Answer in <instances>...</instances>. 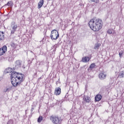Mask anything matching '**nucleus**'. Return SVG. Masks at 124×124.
Here are the masks:
<instances>
[{
    "mask_svg": "<svg viewBox=\"0 0 124 124\" xmlns=\"http://www.w3.org/2000/svg\"><path fill=\"white\" fill-rule=\"evenodd\" d=\"M24 74H19L15 71L12 72L11 78V83L13 87L20 86L21 83L25 80V78H24Z\"/></svg>",
    "mask_w": 124,
    "mask_h": 124,
    "instance_id": "obj_1",
    "label": "nucleus"
},
{
    "mask_svg": "<svg viewBox=\"0 0 124 124\" xmlns=\"http://www.w3.org/2000/svg\"><path fill=\"white\" fill-rule=\"evenodd\" d=\"M88 24L90 29L93 31H98L102 29V26H103L102 20L96 17L91 19Z\"/></svg>",
    "mask_w": 124,
    "mask_h": 124,
    "instance_id": "obj_2",
    "label": "nucleus"
},
{
    "mask_svg": "<svg viewBox=\"0 0 124 124\" xmlns=\"http://www.w3.org/2000/svg\"><path fill=\"white\" fill-rule=\"evenodd\" d=\"M59 32L56 30H54L51 31V34H50L51 39L52 40H57L59 38Z\"/></svg>",
    "mask_w": 124,
    "mask_h": 124,
    "instance_id": "obj_3",
    "label": "nucleus"
},
{
    "mask_svg": "<svg viewBox=\"0 0 124 124\" xmlns=\"http://www.w3.org/2000/svg\"><path fill=\"white\" fill-rule=\"evenodd\" d=\"M50 121H51L52 123L54 124H61L62 123L61 119L59 118V117L57 116H51Z\"/></svg>",
    "mask_w": 124,
    "mask_h": 124,
    "instance_id": "obj_4",
    "label": "nucleus"
},
{
    "mask_svg": "<svg viewBox=\"0 0 124 124\" xmlns=\"http://www.w3.org/2000/svg\"><path fill=\"white\" fill-rule=\"evenodd\" d=\"M11 28L12 29V30H11V32L12 34H14V33H15V31H17L18 26L16 24L15 22H14L12 23Z\"/></svg>",
    "mask_w": 124,
    "mask_h": 124,
    "instance_id": "obj_5",
    "label": "nucleus"
},
{
    "mask_svg": "<svg viewBox=\"0 0 124 124\" xmlns=\"http://www.w3.org/2000/svg\"><path fill=\"white\" fill-rule=\"evenodd\" d=\"M7 51V46H3L2 47L0 48V56H2V55H4V54H5Z\"/></svg>",
    "mask_w": 124,
    "mask_h": 124,
    "instance_id": "obj_6",
    "label": "nucleus"
},
{
    "mask_svg": "<svg viewBox=\"0 0 124 124\" xmlns=\"http://www.w3.org/2000/svg\"><path fill=\"white\" fill-rule=\"evenodd\" d=\"M99 78L100 80H104L106 78V74H105L104 72H102L99 74Z\"/></svg>",
    "mask_w": 124,
    "mask_h": 124,
    "instance_id": "obj_7",
    "label": "nucleus"
},
{
    "mask_svg": "<svg viewBox=\"0 0 124 124\" xmlns=\"http://www.w3.org/2000/svg\"><path fill=\"white\" fill-rule=\"evenodd\" d=\"M83 100L87 103H89V102H91V98L89 96H84L83 98Z\"/></svg>",
    "mask_w": 124,
    "mask_h": 124,
    "instance_id": "obj_8",
    "label": "nucleus"
},
{
    "mask_svg": "<svg viewBox=\"0 0 124 124\" xmlns=\"http://www.w3.org/2000/svg\"><path fill=\"white\" fill-rule=\"evenodd\" d=\"M44 4V0H40L38 3V9H40L42 6Z\"/></svg>",
    "mask_w": 124,
    "mask_h": 124,
    "instance_id": "obj_9",
    "label": "nucleus"
},
{
    "mask_svg": "<svg viewBox=\"0 0 124 124\" xmlns=\"http://www.w3.org/2000/svg\"><path fill=\"white\" fill-rule=\"evenodd\" d=\"M55 94H56V95H60V94H61V88L60 87L55 89Z\"/></svg>",
    "mask_w": 124,
    "mask_h": 124,
    "instance_id": "obj_10",
    "label": "nucleus"
},
{
    "mask_svg": "<svg viewBox=\"0 0 124 124\" xmlns=\"http://www.w3.org/2000/svg\"><path fill=\"white\" fill-rule=\"evenodd\" d=\"M4 40V32L0 31V41Z\"/></svg>",
    "mask_w": 124,
    "mask_h": 124,
    "instance_id": "obj_11",
    "label": "nucleus"
},
{
    "mask_svg": "<svg viewBox=\"0 0 124 124\" xmlns=\"http://www.w3.org/2000/svg\"><path fill=\"white\" fill-rule=\"evenodd\" d=\"M102 98V96L100 94H98L95 97V101H100Z\"/></svg>",
    "mask_w": 124,
    "mask_h": 124,
    "instance_id": "obj_12",
    "label": "nucleus"
},
{
    "mask_svg": "<svg viewBox=\"0 0 124 124\" xmlns=\"http://www.w3.org/2000/svg\"><path fill=\"white\" fill-rule=\"evenodd\" d=\"M22 65V63H21V62H20V60H17L16 62V68H18V67H21V66Z\"/></svg>",
    "mask_w": 124,
    "mask_h": 124,
    "instance_id": "obj_13",
    "label": "nucleus"
},
{
    "mask_svg": "<svg viewBox=\"0 0 124 124\" xmlns=\"http://www.w3.org/2000/svg\"><path fill=\"white\" fill-rule=\"evenodd\" d=\"M90 61V58L88 56H86L82 58V61L83 62H88Z\"/></svg>",
    "mask_w": 124,
    "mask_h": 124,
    "instance_id": "obj_14",
    "label": "nucleus"
},
{
    "mask_svg": "<svg viewBox=\"0 0 124 124\" xmlns=\"http://www.w3.org/2000/svg\"><path fill=\"white\" fill-rule=\"evenodd\" d=\"M11 91V88L9 87H5L3 90V93H9Z\"/></svg>",
    "mask_w": 124,
    "mask_h": 124,
    "instance_id": "obj_15",
    "label": "nucleus"
},
{
    "mask_svg": "<svg viewBox=\"0 0 124 124\" xmlns=\"http://www.w3.org/2000/svg\"><path fill=\"white\" fill-rule=\"evenodd\" d=\"M119 78H124V72L122 71L120 72L119 76H118Z\"/></svg>",
    "mask_w": 124,
    "mask_h": 124,
    "instance_id": "obj_16",
    "label": "nucleus"
},
{
    "mask_svg": "<svg viewBox=\"0 0 124 124\" xmlns=\"http://www.w3.org/2000/svg\"><path fill=\"white\" fill-rule=\"evenodd\" d=\"M94 67H95V63H93L92 64H91L89 67L90 69H91V70H93V68H94Z\"/></svg>",
    "mask_w": 124,
    "mask_h": 124,
    "instance_id": "obj_17",
    "label": "nucleus"
},
{
    "mask_svg": "<svg viewBox=\"0 0 124 124\" xmlns=\"http://www.w3.org/2000/svg\"><path fill=\"white\" fill-rule=\"evenodd\" d=\"M5 5H7V6H13V2H12V1H9Z\"/></svg>",
    "mask_w": 124,
    "mask_h": 124,
    "instance_id": "obj_18",
    "label": "nucleus"
},
{
    "mask_svg": "<svg viewBox=\"0 0 124 124\" xmlns=\"http://www.w3.org/2000/svg\"><path fill=\"white\" fill-rule=\"evenodd\" d=\"M100 47V44L96 43L94 46V49L95 50H96L97 49H98Z\"/></svg>",
    "mask_w": 124,
    "mask_h": 124,
    "instance_id": "obj_19",
    "label": "nucleus"
},
{
    "mask_svg": "<svg viewBox=\"0 0 124 124\" xmlns=\"http://www.w3.org/2000/svg\"><path fill=\"white\" fill-rule=\"evenodd\" d=\"M42 120H43V117L42 116H39L37 120L38 123H41Z\"/></svg>",
    "mask_w": 124,
    "mask_h": 124,
    "instance_id": "obj_20",
    "label": "nucleus"
},
{
    "mask_svg": "<svg viewBox=\"0 0 124 124\" xmlns=\"http://www.w3.org/2000/svg\"><path fill=\"white\" fill-rule=\"evenodd\" d=\"M123 54H124V51L121 50L120 52H119V55L120 58H122V57H123Z\"/></svg>",
    "mask_w": 124,
    "mask_h": 124,
    "instance_id": "obj_21",
    "label": "nucleus"
},
{
    "mask_svg": "<svg viewBox=\"0 0 124 124\" xmlns=\"http://www.w3.org/2000/svg\"><path fill=\"white\" fill-rule=\"evenodd\" d=\"M7 124H13V120H9Z\"/></svg>",
    "mask_w": 124,
    "mask_h": 124,
    "instance_id": "obj_22",
    "label": "nucleus"
},
{
    "mask_svg": "<svg viewBox=\"0 0 124 124\" xmlns=\"http://www.w3.org/2000/svg\"><path fill=\"white\" fill-rule=\"evenodd\" d=\"M91 1H92V2L97 3V2H98V0H91Z\"/></svg>",
    "mask_w": 124,
    "mask_h": 124,
    "instance_id": "obj_23",
    "label": "nucleus"
},
{
    "mask_svg": "<svg viewBox=\"0 0 124 124\" xmlns=\"http://www.w3.org/2000/svg\"><path fill=\"white\" fill-rule=\"evenodd\" d=\"M108 33H109V34H111V33H112V30H108Z\"/></svg>",
    "mask_w": 124,
    "mask_h": 124,
    "instance_id": "obj_24",
    "label": "nucleus"
},
{
    "mask_svg": "<svg viewBox=\"0 0 124 124\" xmlns=\"http://www.w3.org/2000/svg\"><path fill=\"white\" fill-rule=\"evenodd\" d=\"M43 76H41L40 78H38V80L39 81H40V80H41V79H43Z\"/></svg>",
    "mask_w": 124,
    "mask_h": 124,
    "instance_id": "obj_25",
    "label": "nucleus"
},
{
    "mask_svg": "<svg viewBox=\"0 0 124 124\" xmlns=\"http://www.w3.org/2000/svg\"><path fill=\"white\" fill-rule=\"evenodd\" d=\"M33 108H31V112H32V111H33Z\"/></svg>",
    "mask_w": 124,
    "mask_h": 124,
    "instance_id": "obj_26",
    "label": "nucleus"
}]
</instances>
